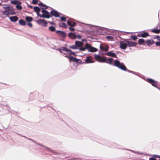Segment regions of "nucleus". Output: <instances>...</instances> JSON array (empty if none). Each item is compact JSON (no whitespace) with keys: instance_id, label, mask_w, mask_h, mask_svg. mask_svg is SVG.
<instances>
[{"instance_id":"nucleus-1","label":"nucleus","mask_w":160,"mask_h":160,"mask_svg":"<svg viewBox=\"0 0 160 160\" xmlns=\"http://www.w3.org/2000/svg\"><path fill=\"white\" fill-rule=\"evenodd\" d=\"M113 62V58H109L107 59L106 63L110 65L117 67L119 69L120 68L121 66H122V63H121L118 59L115 60L114 61V63Z\"/></svg>"},{"instance_id":"nucleus-2","label":"nucleus","mask_w":160,"mask_h":160,"mask_svg":"<svg viewBox=\"0 0 160 160\" xmlns=\"http://www.w3.org/2000/svg\"><path fill=\"white\" fill-rule=\"evenodd\" d=\"M4 10L2 12V15H13L15 14L14 9L12 7H3Z\"/></svg>"},{"instance_id":"nucleus-3","label":"nucleus","mask_w":160,"mask_h":160,"mask_svg":"<svg viewBox=\"0 0 160 160\" xmlns=\"http://www.w3.org/2000/svg\"><path fill=\"white\" fill-rule=\"evenodd\" d=\"M42 14H40L39 16V17L47 18H49L50 17L49 12L47 11L43 10L42 11Z\"/></svg>"},{"instance_id":"nucleus-4","label":"nucleus","mask_w":160,"mask_h":160,"mask_svg":"<svg viewBox=\"0 0 160 160\" xmlns=\"http://www.w3.org/2000/svg\"><path fill=\"white\" fill-rule=\"evenodd\" d=\"M120 47L121 48L125 50V49L128 46V42L127 41H122L119 42Z\"/></svg>"},{"instance_id":"nucleus-5","label":"nucleus","mask_w":160,"mask_h":160,"mask_svg":"<svg viewBox=\"0 0 160 160\" xmlns=\"http://www.w3.org/2000/svg\"><path fill=\"white\" fill-rule=\"evenodd\" d=\"M86 48L89 52H96L97 51V49L92 47L90 44L88 43L86 44Z\"/></svg>"},{"instance_id":"nucleus-6","label":"nucleus","mask_w":160,"mask_h":160,"mask_svg":"<svg viewBox=\"0 0 160 160\" xmlns=\"http://www.w3.org/2000/svg\"><path fill=\"white\" fill-rule=\"evenodd\" d=\"M37 22L38 24L42 26L46 27L47 25V21L44 19L39 20L37 21Z\"/></svg>"},{"instance_id":"nucleus-7","label":"nucleus","mask_w":160,"mask_h":160,"mask_svg":"<svg viewBox=\"0 0 160 160\" xmlns=\"http://www.w3.org/2000/svg\"><path fill=\"white\" fill-rule=\"evenodd\" d=\"M121 66V67L120 69H121L122 70H123V71H127L131 73L134 74L135 75H136L135 72L132 71H130V70L126 68V66H125V65H124V64L123 63H122V66Z\"/></svg>"},{"instance_id":"nucleus-8","label":"nucleus","mask_w":160,"mask_h":160,"mask_svg":"<svg viewBox=\"0 0 160 160\" xmlns=\"http://www.w3.org/2000/svg\"><path fill=\"white\" fill-rule=\"evenodd\" d=\"M56 32L62 38H64L66 37V33L63 31L57 30Z\"/></svg>"},{"instance_id":"nucleus-9","label":"nucleus","mask_w":160,"mask_h":160,"mask_svg":"<svg viewBox=\"0 0 160 160\" xmlns=\"http://www.w3.org/2000/svg\"><path fill=\"white\" fill-rule=\"evenodd\" d=\"M51 14L52 16L56 17H60V13L54 10H52L51 12Z\"/></svg>"},{"instance_id":"nucleus-10","label":"nucleus","mask_w":160,"mask_h":160,"mask_svg":"<svg viewBox=\"0 0 160 160\" xmlns=\"http://www.w3.org/2000/svg\"><path fill=\"white\" fill-rule=\"evenodd\" d=\"M100 48L101 50L107 52L108 50L109 47L107 45H104V46H102L101 44L100 46Z\"/></svg>"},{"instance_id":"nucleus-11","label":"nucleus","mask_w":160,"mask_h":160,"mask_svg":"<svg viewBox=\"0 0 160 160\" xmlns=\"http://www.w3.org/2000/svg\"><path fill=\"white\" fill-rule=\"evenodd\" d=\"M85 61V62L86 63H92L94 62L92 61L91 57L90 56L87 57Z\"/></svg>"},{"instance_id":"nucleus-12","label":"nucleus","mask_w":160,"mask_h":160,"mask_svg":"<svg viewBox=\"0 0 160 160\" xmlns=\"http://www.w3.org/2000/svg\"><path fill=\"white\" fill-rule=\"evenodd\" d=\"M105 55L109 56L115 57L116 58H117L116 54L115 53L112 52L111 51L106 52L105 53Z\"/></svg>"},{"instance_id":"nucleus-13","label":"nucleus","mask_w":160,"mask_h":160,"mask_svg":"<svg viewBox=\"0 0 160 160\" xmlns=\"http://www.w3.org/2000/svg\"><path fill=\"white\" fill-rule=\"evenodd\" d=\"M148 82L151 83L152 86L156 88H157V86H156L155 84H156V82L154 80L151 78L148 79Z\"/></svg>"},{"instance_id":"nucleus-14","label":"nucleus","mask_w":160,"mask_h":160,"mask_svg":"<svg viewBox=\"0 0 160 160\" xmlns=\"http://www.w3.org/2000/svg\"><path fill=\"white\" fill-rule=\"evenodd\" d=\"M69 61L76 62H78L79 61V60L78 59L76 58H75L73 57L72 56H69Z\"/></svg>"},{"instance_id":"nucleus-15","label":"nucleus","mask_w":160,"mask_h":160,"mask_svg":"<svg viewBox=\"0 0 160 160\" xmlns=\"http://www.w3.org/2000/svg\"><path fill=\"white\" fill-rule=\"evenodd\" d=\"M75 45L78 48L82 47L83 46V44L82 42L76 41L75 42Z\"/></svg>"},{"instance_id":"nucleus-16","label":"nucleus","mask_w":160,"mask_h":160,"mask_svg":"<svg viewBox=\"0 0 160 160\" xmlns=\"http://www.w3.org/2000/svg\"><path fill=\"white\" fill-rule=\"evenodd\" d=\"M34 9L35 12L37 13L38 16H39L40 14L39 13V12L40 11V9L38 7L35 6L34 8Z\"/></svg>"},{"instance_id":"nucleus-17","label":"nucleus","mask_w":160,"mask_h":160,"mask_svg":"<svg viewBox=\"0 0 160 160\" xmlns=\"http://www.w3.org/2000/svg\"><path fill=\"white\" fill-rule=\"evenodd\" d=\"M128 46L129 47H135L136 46L137 43L134 42L132 41H128Z\"/></svg>"},{"instance_id":"nucleus-18","label":"nucleus","mask_w":160,"mask_h":160,"mask_svg":"<svg viewBox=\"0 0 160 160\" xmlns=\"http://www.w3.org/2000/svg\"><path fill=\"white\" fill-rule=\"evenodd\" d=\"M10 20L12 22H16L18 20V18L16 16L11 17L9 18Z\"/></svg>"},{"instance_id":"nucleus-19","label":"nucleus","mask_w":160,"mask_h":160,"mask_svg":"<svg viewBox=\"0 0 160 160\" xmlns=\"http://www.w3.org/2000/svg\"><path fill=\"white\" fill-rule=\"evenodd\" d=\"M145 42L146 44L149 46L152 45L154 43V42L152 39L147 40L145 41Z\"/></svg>"},{"instance_id":"nucleus-20","label":"nucleus","mask_w":160,"mask_h":160,"mask_svg":"<svg viewBox=\"0 0 160 160\" xmlns=\"http://www.w3.org/2000/svg\"><path fill=\"white\" fill-rule=\"evenodd\" d=\"M68 24L71 27H74L76 25V22H73V23H72V22L71 21H67Z\"/></svg>"},{"instance_id":"nucleus-21","label":"nucleus","mask_w":160,"mask_h":160,"mask_svg":"<svg viewBox=\"0 0 160 160\" xmlns=\"http://www.w3.org/2000/svg\"><path fill=\"white\" fill-rule=\"evenodd\" d=\"M68 36L72 39H74L76 38V35L75 34L72 32L69 33Z\"/></svg>"},{"instance_id":"nucleus-22","label":"nucleus","mask_w":160,"mask_h":160,"mask_svg":"<svg viewBox=\"0 0 160 160\" xmlns=\"http://www.w3.org/2000/svg\"><path fill=\"white\" fill-rule=\"evenodd\" d=\"M11 3L13 4H17V5H19L21 4V2H20L17 0L12 1H11Z\"/></svg>"},{"instance_id":"nucleus-23","label":"nucleus","mask_w":160,"mask_h":160,"mask_svg":"<svg viewBox=\"0 0 160 160\" xmlns=\"http://www.w3.org/2000/svg\"><path fill=\"white\" fill-rule=\"evenodd\" d=\"M38 5L39 6H41L42 8L43 9H47L48 8V6L42 3H40Z\"/></svg>"},{"instance_id":"nucleus-24","label":"nucleus","mask_w":160,"mask_h":160,"mask_svg":"<svg viewBox=\"0 0 160 160\" xmlns=\"http://www.w3.org/2000/svg\"><path fill=\"white\" fill-rule=\"evenodd\" d=\"M19 24L25 26L26 25V22L22 19L20 20L19 21Z\"/></svg>"},{"instance_id":"nucleus-25","label":"nucleus","mask_w":160,"mask_h":160,"mask_svg":"<svg viewBox=\"0 0 160 160\" xmlns=\"http://www.w3.org/2000/svg\"><path fill=\"white\" fill-rule=\"evenodd\" d=\"M149 36V33L148 32H144L140 34V36L142 38H146Z\"/></svg>"},{"instance_id":"nucleus-26","label":"nucleus","mask_w":160,"mask_h":160,"mask_svg":"<svg viewBox=\"0 0 160 160\" xmlns=\"http://www.w3.org/2000/svg\"><path fill=\"white\" fill-rule=\"evenodd\" d=\"M107 60V58H100L99 62H105L106 63Z\"/></svg>"},{"instance_id":"nucleus-27","label":"nucleus","mask_w":160,"mask_h":160,"mask_svg":"<svg viewBox=\"0 0 160 160\" xmlns=\"http://www.w3.org/2000/svg\"><path fill=\"white\" fill-rule=\"evenodd\" d=\"M25 19L26 21L28 22H30L33 20L32 18L30 17L27 16L26 17Z\"/></svg>"},{"instance_id":"nucleus-28","label":"nucleus","mask_w":160,"mask_h":160,"mask_svg":"<svg viewBox=\"0 0 160 160\" xmlns=\"http://www.w3.org/2000/svg\"><path fill=\"white\" fill-rule=\"evenodd\" d=\"M28 139L29 140H31V141H32L33 142H35V143L36 144H37L38 145H39L40 146H42V147H45L47 149H48V150H50V149L49 148H47V147H45V146H43L42 145H41L38 143L37 142H36L35 141H34L32 139H30V138H28Z\"/></svg>"},{"instance_id":"nucleus-29","label":"nucleus","mask_w":160,"mask_h":160,"mask_svg":"<svg viewBox=\"0 0 160 160\" xmlns=\"http://www.w3.org/2000/svg\"><path fill=\"white\" fill-rule=\"evenodd\" d=\"M49 30L51 32H54L56 31V28L55 27L51 26L49 28Z\"/></svg>"},{"instance_id":"nucleus-30","label":"nucleus","mask_w":160,"mask_h":160,"mask_svg":"<svg viewBox=\"0 0 160 160\" xmlns=\"http://www.w3.org/2000/svg\"><path fill=\"white\" fill-rule=\"evenodd\" d=\"M138 42L139 44L142 45L144 42V40L143 39H139L138 40Z\"/></svg>"},{"instance_id":"nucleus-31","label":"nucleus","mask_w":160,"mask_h":160,"mask_svg":"<svg viewBox=\"0 0 160 160\" xmlns=\"http://www.w3.org/2000/svg\"><path fill=\"white\" fill-rule=\"evenodd\" d=\"M101 58V57L99 55H95V58L97 60H98L99 61L100 60Z\"/></svg>"},{"instance_id":"nucleus-32","label":"nucleus","mask_w":160,"mask_h":160,"mask_svg":"<svg viewBox=\"0 0 160 160\" xmlns=\"http://www.w3.org/2000/svg\"><path fill=\"white\" fill-rule=\"evenodd\" d=\"M106 38L110 41H113V37L112 36H108L106 37Z\"/></svg>"},{"instance_id":"nucleus-33","label":"nucleus","mask_w":160,"mask_h":160,"mask_svg":"<svg viewBox=\"0 0 160 160\" xmlns=\"http://www.w3.org/2000/svg\"><path fill=\"white\" fill-rule=\"evenodd\" d=\"M67 53H68L69 55H71V54H73L75 55V53L74 52H72V51H71L70 50H69L68 49L67 51Z\"/></svg>"},{"instance_id":"nucleus-34","label":"nucleus","mask_w":160,"mask_h":160,"mask_svg":"<svg viewBox=\"0 0 160 160\" xmlns=\"http://www.w3.org/2000/svg\"><path fill=\"white\" fill-rule=\"evenodd\" d=\"M78 49H79V50H80V51H85V50L86 49H87L86 46V44L85 45V47H80Z\"/></svg>"},{"instance_id":"nucleus-35","label":"nucleus","mask_w":160,"mask_h":160,"mask_svg":"<svg viewBox=\"0 0 160 160\" xmlns=\"http://www.w3.org/2000/svg\"><path fill=\"white\" fill-rule=\"evenodd\" d=\"M70 48L73 49H78V48L75 45H73L70 47Z\"/></svg>"},{"instance_id":"nucleus-36","label":"nucleus","mask_w":160,"mask_h":160,"mask_svg":"<svg viewBox=\"0 0 160 160\" xmlns=\"http://www.w3.org/2000/svg\"><path fill=\"white\" fill-rule=\"evenodd\" d=\"M60 26L61 27H64L65 28H66L67 27V26L65 23H62L60 25Z\"/></svg>"},{"instance_id":"nucleus-37","label":"nucleus","mask_w":160,"mask_h":160,"mask_svg":"<svg viewBox=\"0 0 160 160\" xmlns=\"http://www.w3.org/2000/svg\"><path fill=\"white\" fill-rule=\"evenodd\" d=\"M152 32L157 33H158V29H152Z\"/></svg>"},{"instance_id":"nucleus-38","label":"nucleus","mask_w":160,"mask_h":160,"mask_svg":"<svg viewBox=\"0 0 160 160\" xmlns=\"http://www.w3.org/2000/svg\"><path fill=\"white\" fill-rule=\"evenodd\" d=\"M58 51H59L61 53H63L64 54L66 55V56H65L66 57H68V56L66 55V53L63 52L61 50V48H59L58 49Z\"/></svg>"},{"instance_id":"nucleus-39","label":"nucleus","mask_w":160,"mask_h":160,"mask_svg":"<svg viewBox=\"0 0 160 160\" xmlns=\"http://www.w3.org/2000/svg\"><path fill=\"white\" fill-rule=\"evenodd\" d=\"M16 8L18 9L19 10H21L22 8V6L19 5H17L16 6Z\"/></svg>"},{"instance_id":"nucleus-40","label":"nucleus","mask_w":160,"mask_h":160,"mask_svg":"<svg viewBox=\"0 0 160 160\" xmlns=\"http://www.w3.org/2000/svg\"><path fill=\"white\" fill-rule=\"evenodd\" d=\"M61 49L62 51H63L66 52H67L68 50V49L65 47H61Z\"/></svg>"},{"instance_id":"nucleus-41","label":"nucleus","mask_w":160,"mask_h":160,"mask_svg":"<svg viewBox=\"0 0 160 160\" xmlns=\"http://www.w3.org/2000/svg\"><path fill=\"white\" fill-rule=\"evenodd\" d=\"M61 20L62 21H66V18L64 17H60Z\"/></svg>"},{"instance_id":"nucleus-42","label":"nucleus","mask_w":160,"mask_h":160,"mask_svg":"<svg viewBox=\"0 0 160 160\" xmlns=\"http://www.w3.org/2000/svg\"><path fill=\"white\" fill-rule=\"evenodd\" d=\"M32 3L34 4H36L38 3V1L37 0H33Z\"/></svg>"},{"instance_id":"nucleus-43","label":"nucleus","mask_w":160,"mask_h":160,"mask_svg":"<svg viewBox=\"0 0 160 160\" xmlns=\"http://www.w3.org/2000/svg\"><path fill=\"white\" fill-rule=\"evenodd\" d=\"M28 26L31 28L32 27V23L31 22H28Z\"/></svg>"},{"instance_id":"nucleus-44","label":"nucleus","mask_w":160,"mask_h":160,"mask_svg":"<svg viewBox=\"0 0 160 160\" xmlns=\"http://www.w3.org/2000/svg\"><path fill=\"white\" fill-rule=\"evenodd\" d=\"M132 39L134 40H136L137 39V37L136 36H132Z\"/></svg>"},{"instance_id":"nucleus-45","label":"nucleus","mask_w":160,"mask_h":160,"mask_svg":"<svg viewBox=\"0 0 160 160\" xmlns=\"http://www.w3.org/2000/svg\"><path fill=\"white\" fill-rule=\"evenodd\" d=\"M156 45L157 46H160V42H156Z\"/></svg>"},{"instance_id":"nucleus-46","label":"nucleus","mask_w":160,"mask_h":160,"mask_svg":"<svg viewBox=\"0 0 160 160\" xmlns=\"http://www.w3.org/2000/svg\"><path fill=\"white\" fill-rule=\"evenodd\" d=\"M132 152H133L135 153L138 154H141V153L140 152H136V151H133V150H132Z\"/></svg>"},{"instance_id":"nucleus-47","label":"nucleus","mask_w":160,"mask_h":160,"mask_svg":"<svg viewBox=\"0 0 160 160\" xmlns=\"http://www.w3.org/2000/svg\"><path fill=\"white\" fill-rule=\"evenodd\" d=\"M69 29L72 31H74V30H75V29L74 28H72V27L69 28Z\"/></svg>"},{"instance_id":"nucleus-48","label":"nucleus","mask_w":160,"mask_h":160,"mask_svg":"<svg viewBox=\"0 0 160 160\" xmlns=\"http://www.w3.org/2000/svg\"><path fill=\"white\" fill-rule=\"evenodd\" d=\"M49 23L51 25H55V24L52 22L47 21V23Z\"/></svg>"},{"instance_id":"nucleus-49","label":"nucleus","mask_w":160,"mask_h":160,"mask_svg":"<svg viewBox=\"0 0 160 160\" xmlns=\"http://www.w3.org/2000/svg\"><path fill=\"white\" fill-rule=\"evenodd\" d=\"M76 38H77L78 39H80L81 38V36L80 35H78V36L76 35Z\"/></svg>"},{"instance_id":"nucleus-50","label":"nucleus","mask_w":160,"mask_h":160,"mask_svg":"<svg viewBox=\"0 0 160 160\" xmlns=\"http://www.w3.org/2000/svg\"><path fill=\"white\" fill-rule=\"evenodd\" d=\"M149 160H157L156 159L154 158H150Z\"/></svg>"},{"instance_id":"nucleus-51","label":"nucleus","mask_w":160,"mask_h":160,"mask_svg":"<svg viewBox=\"0 0 160 160\" xmlns=\"http://www.w3.org/2000/svg\"><path fill=\"white\" fill-rule=\"evenodd\" d=\"M153 156H154V157H156V158H159L160 157V156L158 155H153Z\"/></svg>"},{"instance_id":"nucleus-52","label":"nucleus","mask_w":160,"mask_h":160,"mask_svg":"<svg viewBox=\"0 0 160 160\" xmlns=\"http://www.w3.org/2000/svg\"><path fill=\"white\" fill-rule=\"evenodd\" d=\"M157 38L160 41V36H158Z\"/></svg>"},{"instance_id":"nucleus-53","label":"nucleus","mask_w":160,"mask_h":160,"mask_svg":"<svg viewBox=\"0 0 160 160\" xmlns=\"http://www.w3.org/2000/svg\"><path fill=\"white\" fill-rule=\"evenodd\" d=\"M126 150H128V151H131L132 152V150H130V149H126Z\"/></svg>"},{"instance_id":"nucleus-54","label":"nucleus","mask_w":160,"mask_h":160,"mask_svg":"<svg viewBox=\"0 0 160 160\" xmlns=\"http://www.w3.org/2000/svg\"><path fill=\"white\" fill-rule=\"evenodd\" d=\"M159 33L160 32V28L158 29Z\"/></svg>"},{"instance_id":"nucleus-55","label":"nucleus","mask_w":160,"mask_h":160,"mask_svg":"<svg viewBox=\"0 0 160 160\" xmlns=\"http://www.w3.org/2000/svg\"><path fill=\"white\" fill-rule=\"evenodd\" d=\"M85 41V39H84L82 40V41Z\"/></svg>"},{"instance_id":"nucleus-56","label":"nucleus","mask_w":160,"mask_h":160,"mask_svg":"<svg viewBox=\"0 0 160 160\" xmlns=\"http://www.w3.org/2000/svg\"><path fill=\"white\" fill-rule=\"evenodd\" d=\"M30 7L31 8H32V6H30Z\"/></svg>"},{"instance_id":"nucleus-57","label":"nucleus","mask_w":160,"mask_h":160,"mask_svg":"<svg viewBox=\"0 0 160 160\" xmlns=\"http://www.w3.org/2000/svg\"><path fill=\"white\" fill-rule=\"evenodd\" d=\"M157 87H158L157 86ZM157 88H158V89H159V90H160V88H158V87H157Z\"/></svg>"},{"instance_id":"nucleus-58","label":"nucleus","mask_w":160,"mask_h":160,"mask_svg":"<svg viewBox=\"0 0 160 160\" xmlns=\"http://www.w3.org/2000/svg\"><path fill=\"white\" fill-rule=\"evenodd\" d=\"M157 87H158L157 86ZM157 88H158V89H159V90H160V88H158V87H157Z\"/></svg>"},{"instance_id":"nucleus-59","label":"nucleus","mask_w":160,"mask_h":160,"mask_svg":"<svg viewBox=\"0 0 160 160\" xmlns=\"http://www.w3.org/2000/svg\"><path fill=\"white\" fill-rule=\"evenodd\" d=\"M56 50H58V49H56Z\"/></svg>"},{"instance_id":"nucleus-60","label":"nucleus","mask_w":160,"mask_h":160,"mask_svg":"<svg viewBox=\"0 0 160 160\" xmlns=\"http://www.w3.org/2000/svg\"><path fill=\"white\" fill-rule=\"evenodd\" d=\"M1 5V3H0V6Z\"/></svg>"},{"instance_id":"nucleus-61","label":"nucleus","mask_w":160,"mask_h":160,"mask_svg":"<svg viewBox=\"0 0 160 160\" xmlns=\"http://www.w3.org/2000/svg\"><path fill=\"white\" fill-rule=\"evenodd\" d=\"M159 160H160V158L159 159Z\"/></svg>"}]
</instances>
